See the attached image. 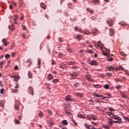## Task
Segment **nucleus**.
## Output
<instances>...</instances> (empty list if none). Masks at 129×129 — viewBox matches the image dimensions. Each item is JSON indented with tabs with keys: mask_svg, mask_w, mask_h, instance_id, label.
I'll return each mask as SVG.
<instances>
[{
	"mask_svg": "<svg viewBox=\"0 0 129 129\" xmlns=\"http://www.w3.org/2000/svg\"><path fill=\"white\" fill-rule=\"evenodd\" d=\"M55 60H52V61H51V64L52 65H55Z\"/></svg>",
	"mask_w": 129,
	"mask_h": 129,
	"instance_id": "c03bdc74",
	"label": "nucleus"
},
{
	"mask_svg": "<svg viewBox=\"0 0 129 129\" xmlns=\"http://www.w3.org/2000/svg\"><path fill=\"white\" fill-rule=\"evenodd\" d=\"M106 23L109 25V27H112L113 26V21H112L111 19L108 18L107 20H106Z\"/></svg>",
	"mask_w": 129,
	"mask_h": 129,
	"instance_id": "7ed1b4c3",
	"label": "nucleus"
},
{
	"mask_svg": "<svg viewBox=\"0 0 129 129\" xmlns=\"http://www.w3.org/2000/svg\"><path fill=\"white\" fill-rule=\"evenodd\" d=\"M58 41H59V42H64L63 38H62L61 37L58 38Z\"/></svg>",
	"mask_w": 129,
	"mask_h": 129,
	"instance_id": "e433bc0d",
	"label": "nucleus"
},
{
	"mask_svg": "<svg viewBox=\"0 0 129 129\" xmlns=\"http://www.w3.org/2000/svg\"><path fill=\"white\" fill-rule=\"evenodd\" d=\"M14 21H18V16H15V18L14 19Z\"/></svg>",
	"mask_w": 129,
	"mask_h": 129,
	"instance_id": "864d4df0",
	"label": "nucleus"
},
{
	"mask_svg": "<svg viewBox=\"0 0 129 129\" xmlns=\"http://www.w3.org/2000/svg\"><path fill=\"white\" fill-rule=\"evenodd\" d=\"M64 111L67 114H71V112L69 111V109L68 108V107L65 108Z\"/></svg>",
	"mask_w": 129,
	"mask_h": 129,
	"instance_id": "2eb2a0df",
	"label": "nucleus"
},
{
	"mask_svg": "<svg viewBox=\"0 0 129 129\" xmlns=\"http://www.w3.org/2000/svg\"><path fill=\"white\" fill-rule=\"evenodd\" d=\"M71 78H73L74 79H76V76H77V74L74 73L71 74Z\"/></svg>",
	"mask_w": 129,
	"mask_h": 129,
	"instance_id": "dca6fc26",
	"label": "nucleus"
},
{
	"mask_svg": "<svg viewBox=\"0 0 129 129\" xmlns=\"http://www.w3.org/2000/svg\"><path fill=\"white\" fill-rule=\"evenodd\" d=\"M48 80H52L53 77L52 76V74H49L47 75Z\"/></svg>",
	"mask_w": 129,
	"mask_h": 129,
	"instance_id": "f3484780",
	"label": "nucleus"
},
{
	"mask_svg": "<svg viewBox=\"0 0 129 129\" xmlns=\"http://www.w3.org/2000/svg\"><path fill=\"white\" fill-rule=\"evenodd\" d=\"M76 95L78 96V97H80V98H82L83 97V94L81 93H76Z\"/></svg>",
	"mask_w": 129,
	"mask_h": 129,
	"instance_id": "f8f14e48",
	"label": "nucleus"
},
{
	"mask_svg": "<svg viewBox=\"0 0 129 129\" xmlns=\"http://www.w3.org/2000/svg\"><path fill=\"white\" fill-rule=\"evenodd\" d=\"M10 55L9 54H6V56H5V58H6V59H9V58H10Z\"/></svg>",
	"mask_w": 129,
	"mask_h": 129,
	"instance_id": "4c0bfd02",
	"label": "nucleus"
},
{
	"mask_svg": "<svg viewBox=\"0 0 129 129\" xmlns=\"http://www.w3.org/2000/svg\"><path fill=\"white\" fill-rule=\"evenodd\" d=\"M14 107H15V108H16V109H19V106H18L17 105H15Z\"/></svg>",
	"mask_w": 129,
	"mask_h": 129,
	"instance_id": "052dcab7",
	"label": "nucleus"
},
{
	"mask_svg": "<svg viewBox=\"0 0 129 129\" xmlns=\"http://www.w3.org/2000/svg\"><path fill=\"white\" fill-rule=\"evenodd\" d=\"M93 3H99V0H93Z\"/></svg>",
	"mask_w": 129,
	"mask_h": 129,
	"instance_id": "bf43d9fd",
	"label": "nucleus"
},
{
	"mask_svg": "<svg viewBox=\"0 0 129 129\" xmlns=\"http://www.w3.org/2000/svg\"><path fill=\"white\" fill-rule=\"evenodd\" d=\"M9 29H10V30H11L12 31H14L15 30V26H9Z\"/></svg>",
	"mask_w": 129,
	"mask_h": 129,
	"instance_id": "2f4dec72",
	"label": "nucleus"
},
{
	"mask_svg": "<svg viewBox=\"0 0 129 129\" xmlns=\"http://www.w3.org/2000/svg\"><path fill=\"white\" fill-rule=\"evenodd\" d=\"M107 69L108 71H113H113H114V70H115V69H114V68H113V67H108L107 68Z\"/></svg>",
	"mask_w": 129,
	"mask_h": 129,
	"instance_id": "4468645a",
	"label": "nucleus"
},
{
	"mask_svg": "<svg viewBox=\"0 0 129 129\" xmlns=\"http://www.w3.org/2000/svg\"><path fill=\"white\" fill-rule=\"evenodd\" d=\"M103 127H104V128H105V129H109V126H107L106 125H104Z\"/></svg>",
	"mask_w": 129,
	"mask_h": 129,
	"instance_id": "ea45409f",
	"label": "nucleus"
},
{
	"mask_svg": "<svg viewBox=\"0 0 129 129\" xmlns=\"http://www.w3.org/2000/svg\"><path fill=\"white\" fill-rule=\"evenodd\" d=\"M39 116H40V117L43 116V113H42V112L39 113Z\"/></svg>",
	"mask_w": 129,
	"mask_h": 129,
	"instance_id": "3c124183",
	"label": "nucleus"
},
{
	"mask_svg": "<svg viewBox=\"0 0 129 129\" xmlns=\"http://www.w3.org/2000/svg\"><path fill=\"white\" fill-rule=\"evenodd\" d=\"M78 117H80V118H85V117H84V116H83L82 114L79 113L77 115Z\"/></svg>",
	"mask_w": 129,
	"mask_h": 129,
	"instance_id": "4be33fe9",
	"label": "nucleus"
},
{
	"mask_svg": "<svg viewBox=\"0 0 129 129\" xmlns=\"http://www.w3.org/2000/svg\"><path fill=\"white\" fill-rule=\"evenodd\" d=\"M74 29L75 31H78V30H79V28L77 26L74 27Z\"/></svg>",
	"mask_w": 129,
	"mask_h": 129,
	"instance_id": "49530a36",
	"label": "nucleus"
},
{
	"mask_svg": "<svg viewBox=\"0 0 129 129\" xmlns=\"http://www.w3.org/2000/svg\"><path fill=\"white\" fill-rule=\"evenodd\" d=\"M13 77H14V78H15L14 80V81H17H17H19V77L16 76H13Z\"/></svg>",
	"mask_w": 129,
	"mask_h": 129,
	"instance_id": "5701e85b",
	"label": "nucleus"
},
{
	"mask_svg": "<svg viewBox=\"0 0 129 129\" xmlns=\"http://www.w3.org/2000/svg\"><path fill=\"white\" fill-rule=\"evenodd\" d=\"M91 126L92 127V125H89V126L87 128H88V129H91V128H92V127H91Z\"/></svg>",
	"mask_w": 129,
	"mask_h": 129,
	"instance_id": "5fc2aeb1",
	"label": "nucleus"
},
{
	"mask_svg": "<svg viewBox=\"0 0 129 129\" xmlns=\"http://www.w3.org/2000/svg\"><path fill=\"white\" fill-rule=\"evenodd\" d=\"M46 86H51V84L50 83H45Z\"/></svg>",
	"mask_w": 129,
	"mask_h": 129,
	"instance_id": "603ef678",
	"label": "nucleus"
},
{
	"mask_svg": "<svg viewBox=\"0 0 129 129\" xmlns=\"http://www.w3.org/2000/svg\"><path fill=\"white\" fill-rule=\"evenodd\" d=\"M109 111H115L114 109L111 108H109Z\"/></svg>",
	"mask_w": 129,
	"mask_h": 129,
	"instance_id": "79ce46f5",
	"label": "nucleus"
},
{
	"mask_svg": "<svg viewBox=\"0 0 129 129\" xmlns=\"http://www.w3.org/2000/svg\"><path fill=\"white\" fill-rule=\"evenodd\" d=\"M48 113H49V114H52V111H51V110H48Z\"/></svg>",
	"mask_w": 129,
	"mask_h": 129,
	"instance_id": "e2e57ef3",
	"label": "nucleus"
},
{
	"mask_svg": "<svg viewBox=\"0 0 129 129\" xmlns=\"http://www.w3.org/2000/svg\"><path fill=\"white\" fill-rule=\"evenodd\" d=\"M22 37H23V39H25V38H26V34H23L22 35Z\"/></svg>",
	"mask_w": 129,
	"mask_h": 129,
	"instance_id": "0e129e2a",
	"label": "nucleus"
},
{
	"mask_svg": "<svg viewBox=\"0 0 129 129\" xmlns=\"http://www.w3.org/2000/svg\"><path fill=\"white\" fill-rule=\"evenodd\" d=\"M67 51L69 52V53H72V50H71L70 48H68Z\"/></svg>",
	"mask_w": 129,
	"mask_h": 129,
	"instance_id": "a19ab883",
	"label": "nucleus"
},
{
	"mask_svg": "<svg viewBox=\"0 0 129 129\" xmlns=\"http://www.w3.org/2000/svg\"><path fill=\"white\" fill-rule=\"evenodd\" d=\"M28 92L31 95H34V88L32 87H28Z\"/></svg>",
	"mask_w": 129,
	"mask_h": 129,
	"instance_id": "20e7f679",
	"label": "nucleus"
},
{
	"mask_svg": "<svg viewBox=\"0 0 129 129\" xmlns=\"http://www.w3.org/2000/svg\"><path fill=\"white\" fill-rule=\"evenodd\" d=\"M5 64V60L3 61L1 63L0 65H4Z\"/></svg>",
	"mask_w": 129,
	"mask_h": 129,
	"instance_id": "680f3d73",
	"label": "nucleus"
},
{
	"mask_svg": "<svg viewBox=\"0 0 129 129\" xmlns=\"http://www.w3.org/2000/svg\"><path fill=\"white\" fill-rule=\"evenodd\" d=\"M86 78L87 79V80H88V81H90L91 82H93V81H94L93 79L90 77V75H86Z\"/></svg>",
	"mask_w": 129,
	"mask_h": 129,
	"instance_id": "423d86ee",
	"label": "nucleus"
},
{
	"mask_svg": "<svg viewBox=\"0 0 129 129\" xmlns=\"http://www.w3.org/2000/svg\"><path fill=\"white\" fill-rule=\"evenodd\" d=\"M20 20H24V15H22L21 17L20 18Z\"/></svg>",
	"mask_w": 129,
	"mask_h": 129,
	"instance_id": "69168bd1",
	"label": "nucleus"
},
{
	"mask_svg": "<svg viewBox=\"0 0 129 129\" xmlns=\"http://www.w3.org/2000/svg\"><path fill=\"white\" fill-rule=\"evenodd\" d=\"M0 92L1 94H4V92H5V89H1L0 90Z\"/></svg>",
	"mask_w": 129,
	"mask_h": 129,
	"instance_id": "c9c22d12",
	"label": "nucleus"
},
{
	"mask_svg": "<svg viewBox=\"0 0 129 129\" xmlns=\"http://www.w3.org/2000/svg\"><path fill=\"white\" fill-rule=\"evenodd\" d=\"M15 70H18V69H19V67L18 66H16L15 67Z\"/></svg>",
	"mask_w": 129,
	"mask_h": 129,
	"instance_id": "13d9d810",
	"label": "nucleus"
},
{
	"mask_svg": "<svg viewBox=\"0 0 129 129\" xmlns=\"http://www.w3.org/2000/svg\"><path fill=\"white\" fill-rule=\"evenodd\" d=\"M83 33L84 35H89V34H90V32L88 31L87 30H85Z\"/></svg>",
	"mask_w": 129,
	"mask_h": 129,
	"instance_id": "412c9836",
	"label": "nucleus"
},
{
	"mask_svg": "<svg viewBox=\"0 0 129 129\" xmlns=\"http://www.w3.org/2000/svg\"><path fill=\"white\" fill-rule=\"evenodd\" d=\"M86 118L89 120H91V119H92L93 120H96V119H97L96 116L94 114H91L90 116H87Z\"/></svg>",
	"mask_w": 129,
	"mask_h": 129,
	"instance_id": "f03ea898",
	"label": "nucleus"
},
{
	"mask_svg": "<svg viewBox=\"0 0 129 129\" xmlns=\"http://www.w3.org/2000/svg\"><path fill=\"white\" fill-rule=\"evenodd\" d=\"M104 88L105 89H108L109 88V85L108 84H106L104 86Z\"/></svg>",
	"mask_w": 129,
	"mask_h": 129,
	"instance_id": "473e14b6",
	"label": "nucleus"
},
{
	"mask_svg": "<svg viewBox=\"0 0 129 129\" xmlns=\"http://www.w3.org/2000/svg\"><path fill=\"white\" fill-rule=\"evenodd\" d=\"M61 123H63L64 125H67V124H68V122H67V120H63Z\"/></svg>",
	"mask_w": 129,
	"mask_h": 129,
	"instance_id": "b1692460",
	"label": "nucleus"
},
{
	"mask_svg": "<svg viewBox=\"0 0 129 129\" xmlns=\"http://www.w3.org/2000/svg\"><path fill=\"white\" fill-rule=\"evenodd\" d=\"M106 114L111 118L116 119L117 121H113L115 123H121V118L117 115H115L112 112H106Z\"/></svg>",
	"mask_w": 129,
	"mask_h": 129,
	"instance_id": "f257e3e1",
	"label": "nucleus"
},
{
	"mask_svg": "<svg viewBox=\"0 0 129 129\" xmlns=\"http://www.w3.org/2000/svg\"><path fill=\"white\" fill-rule=\"evenodd\" d=\"M67 63L68 64V65H75V64H76V62L74 61H68L67 62Z\"/></svg>",
	"mask_w": 129,
	"mask_h": 129,
	"instance_id": "6e6552de",
	"label": "nucleus"
},
{
	"mask_svg": "<svg viewBox=\"0 0 129 129\" xmlns=\"http://www.w3.org/2000/svg\"><path fill=\"white\" fill-rule=\"evenodd\" d=\"M105 98H109L108 97H104L103 98H101L100 99H104Z\"/></svg>",
	"mask_w": 129,
	"mask_h": 129,
	"instance_id": "774afa93",
	"label": "nucleus"
},
{
	"mask_svg": "<svg viewBox=\"0 0 129 129\" xmlns=\"http://www.w3.org/2000/svg\"><path fill=\"white\" fill-rule=\"evenodd\" d=\"M104 56H108V53L107 52H104L103 53Z\"/></svg>",
	"mask_w": 129,
	"mask_h": 129,
	"instance_id": "09e8293b",
	"label": "nucleus"
},
{
	"mask_svg": "<svg viewBox=\"0 0 129 129\" xmlns=\"http://www.w3.org/2000/svg\"><path fill=\"white\" fill-rule=\"evenodd\" d=\"M87 53H89L90 54H93V53H94V52H93V51H92V50L90 49H88L87 50Z\"/></svg>",
	"mask_w": 129,
	"mask_h": 129,
	"instance_id": "cd10ccee",
	"label": "nucleus"
},
{
	"mask_svg": "<svg viewBox=\"0 0 129 129\" xmlns=\"http://www.w3.org/2000/svg\"><path fill=\"white\" fill-rule=\"evenodd\" d=\"M89 126V125L88 124V123L85 124V127H86V128H88Z\"/></svg>",
	"mask_w": 129,
	"mask_h": 129,
	"instance_id": "8fccbe9b",
	"label": "nucleus"
},
{
	"mask_svg": "<svg viewBox=\"0 0 129 129\" xmlns=\"http://www.w3.org/2000/svg\"><path fill=\"white\" fill-rule=\"evenodd\" d=\"M93 95H95V96L96 97H103V96H101V95H100L99 94H93Z\"/></svg>",
	"mask_w": 129,
	"mask_h": 129,
	"instance_id": "f704fd0d",
	"label": "nucleus"
},
{
	"mask_svg": "<svg viewBox=\"0 0 129 129\" xmlns=\"http://www.w3.org/2000/svg\"><path fill=\"white\" fill-rule=\"evenodd\" d=\"M91 65H97L98 63L97 61L95 60H92L91 63H90Z\"/></svg>",
	"mask_w": 129,
	"mask_h": 129,
	"instance_id": "a211bd4d",
	"label": "nucleus"
},
{
	"mask_svg": "<svg viewBox=\"0 0 129 129\" xmlns=\"http://www.w3.org/2000/svg\"><path fill=\"white\" fill-rule=\"evenodd\" d=\"M115 87H116V88L118 90V89H119V88H120L121 87L119 86H116Z\"/></svg>",
	"mask_w": 129,
	"mask_h": 129,
	"instance_id": "338daca9",
	"label": "nucleus"
},
{
	"mask_svg": "<svg viewBox=\"0 0 129 129\" xmlns=\"http://www.w3.org/2000/svg\"><path fill=\"white\" fill-rule=\"evenodd\" d=\"M87 12H89V13H90V14H93V13H94V11L89 8H87Z\"/></svg>",
	"mask_w": 129,
	"mask_h": 129,
	"instance_id": "aec40b11",
	"label": "nucleus"
},
{
	"mask_svg": "<svg viewBox=\"0 0 129 129\" xmlns=\"http://www.w3.org/2000/svg\"><path fill=\"white\" fill-rule=\"evenodd\" d=\"M14 121H15V123H17V124H20V123H21V121H20L18 119H15Z\"/></svg>",
	"mask_w": 129,
	"mask_h": 129,
	"instance_id": "c756f323",
	"label": "nucleus"
},
{
	"mask_svg": "<svg viewBox=\"0 0 129 129\" xmlns=\"http://www.w3.org/2000/svg\"><path fill=\"white\" fill-rule=\"evenodd\" d=\"M16 54H17V52H12L11 54L12 57H15L16 56Z\"/></svg>",
	"mask_w": 129,
	"mask_h": 129,
	"instance_id": "58836bf2",
	"label": "nucleus"
},
{
	"mask_svg": "<svg viewBox=\"0 0 129 129\" xmlns=\"http://www.w3.org/2000/svg\"><path fill=\"white\" fill-rule=\"evenodd\" d=\"M66 100L67 101H73V100H74L73 99L70 97V96L69 95H68L66 97Z\"/></svg>",
	"mask_w": 129,
	"mask_h": 129,
	"instance_id": "1a4fd4ad",
	"label": "nucleus"
},
{
	"mask_svg": "<svg viewBox=\"0 0 129 129\" xmlns=\"http://www.w3.org/2000/svg\"><path fill=\"white\" fill-rule=\"evenodd\" d=\"M38 68L40 69L41 68V59L40 58L38 59Z\"/></svg>",
	"mask_w": 129,
	"mask_h": 129,
	"instance_id": "6ab92c4d",
	"label": "nucleus"
},
{
	"mask_svg": "<svg viewBox=\"0 0 129 129\" xmlns=\"http://www.w3.org/2000/svg\"><path fill=\"white\" fill-rule=\"evenodd\" d=\"M98 46L99 48H102V43L100 41H98Z\"/></svg>",
	"mask_w": 129,
	"mask_h": 129,
	"instance_id": "bb28decb",
	"label": "nucleus"
},
{
	"mask_svg": "<svg viewBox=\"0 0 129 129\" xmlns=\"http://www.w3.org/2000/svg\"><path fill=\"white\" fill-rule=\"evenodd\" d=\"M108 124L109 126H112V125L113 124V120L109 119V120L108 122Z\"/></svg>",
	"mask_w": 129,
	"mask_h": 129,
	"instance_id": "9b49d317",
	"label": "nucleus"
},
{
	"mask_svg": "<svg viewBox=\"0 0 129 129\" xmlns=\"http://www.w3.org/2000/svg\"><path fill=\"white\" fill-rule=\"evenodd\" d=\"M16 86H15V88H19V86H20V85H19V84L16 83Z\"/></svg>",
	"mask_w": 129,
	"mask_h": 129,
	"instance_id": "a18cd8bd",
	"label": "nucleus"
},
{
	"mask_svg": "<svg viewBox=\"0 0 129 129\" xmlns=\"http://www.w3.org/2000/svg\"><path fill=\"white\" fill-rule=\"evenodd\" d=\"M77 41H81L82 39H83V36L82 35L78 34V35L76 36V37Z\"/></svg>",
	"mask_w": 129,
	"mask_h": 129,
	"instance_id": "0eeeda50",
	"label": "nucleus"
},
{
	"mask_svg": "<svg viewBox=\"0 0 129 129\" xmlns=\"http://www.w3.org/2000/svg\"><path fill=\"white\" fill-rule=\"evenodd\" d=\"M23 29H24V30H27V27H26V26H25V25H23Z\"/></svg>",
	"mask_w": 129,
	"mask_h": 129,
	"instance_id": "6e6d98bb",
	"label": "nucleus"
},
{
	"mask_svg": "<svg viewBox=\"0 0 129 129\" xmlns=\"http://www.w3.org/2000/svg\"><path fill=\"white\" fill-rule=\"evenodd\" d=\"M119 24V25H121V26H126V24H125V22H121Z\"/></svg>",
	"mask_w": 129,
	"mask_h": 129,
	"instance_id": "7c9ffc66",
	"label": "nucleus"
},
{
	"mask_svg": "<svg viewBox=\"0 0 129 129\" xmlns=\"http://www.w3.org/2000/svg\"><path fill=\"white\" fill-rule=\"evenodd\" d=\"M52 82H53V83L56 84L58 83V82H59V80H58L57 79H54V80H53L52 81Z\"/></svg>",
	"mask_w": 129,
	"mask_h": 129,
	"instance_id": "c85d7f7f",
	"label": "nucleus"
},
{
	"mask_svg": "<svg viewBox=\"0 0 129 129\" xmlns=\"http://www.w3.org/2000/svg\"><path fill=\"white\" fill-rule=\"evenodd\" d=\"M31 59H28L26 61H25V63H29V62H30Z\"/></svg>",
	"mask_w": 129,
	"mask_h": 129,
	"instance_id": "4d7b16f0",
	"label": "nucleus"
},
{
	"mask_svg": "<svg viewBox=\"0 0 129 129\" xmlns=\"http://www.w3.org/2000/svg\"><path fill=\"white\" fill-rule=\"evenodd\" d=\"M28 75L29 78H33V74L30 72H28Z\"/></svg>",
	"mask_w": 129,
	"mask_h": 129,
	"instance_id": "393cba45",
	"label": "nucleus"
},
{
	"mask_svg": "<svg viewBox=\"0 0 129 129\" xmlns=\"http://www.w3.org/2000/svg\"><path fill=\"white\" fill-rule=\"evenodd\" d=\"M107 61H108L109 62H111L113 61V58L111 57H109L108 58H107Z\"/></svg>",
	"mask_w": 129,
	"mask_h": 129,
	"instance_id": "a878e982",
	"label": "nucleus"
},
{
	"mask_svg": "<svg viewBox=\"0 0 129 129\" xmlns=\"http://www.w3.org/2000/svg\"><path fill=\"white\" fill-rule=\"evenodd\" d=\"M109 31L110 36H113V35H114V29H113V28H110Z\"/></svg>",
	"mask_w": 129,
	"mask_h": 129,
	"instance_id": "9d476101",
	"label": "nucleus"
},
{
	"mask_svg": "<svg viewBox=\"0 0 129 129\" xmlns=\"http://www.w3.org/2000/svg\"><path fill=\"white\" fill-rule=\"evenodd\" d=\"M91 20H93L94 21H96V18H95V17H91Z\"/></svg>",
	"mask_w": 129,
	"mask_h": 129,
	"instance_id": "de8ad7c7",
	"label": "nucleus"
},
{
	"mask_svg": "<svg viewBox=\"0 0 129 129\" xmlns=\"http://www.w3.org/2000/svg\"><path fill=\"white\" fill-rule=\"evenodd\" d=\"M111 75H112V74H111V73H107V76H111Z\"/></svg>",
	"mask_w": 129,
	"mask_h": 129,
	"instance_id": "37998d69",
	"label": "nucleus"
},
{
	"mask_svg": "<svg viewBox=\"0 0 129 129\" xmlns=\"http://www.w3.org/2000/svg\"><path fill=\"white\" fill-rule=\"evenodd\" d=\"M7 41H8V39L7 38H3L2 40V43L4 44V46H5L6 47L10 44V43L7 42Z\"/></svg>",
	"mask_w": 129,
	"mask_h": 129,
	"instance_id": "39448f33",
	"label": "nucleus"
},
{
	"mask_svg": "<svg viewBox=\"0 0 129 129\" xmlns=\"http://www.w3.org/2000/svg\"><path fill=\"white\" fill-rule=\"evenodd\" d=\"M118 70H122V71H124V68L121 66L119 67Z\"/></svg>",
	"mask_w": 129,
	"mask_h": 129,
	"instance_id": "72a5a7b5",
	"label": "nucleus"
},
{
	"mask_svg": "<svg viewBox=\"0 0 129 129\" xmlns=\"http://www.w3.org/2000/svg\"><path fill=\"white\" fill-rule=\"evenodd\" d=\"M40 7L43 9V10H46V5L43 3H40Z\"/></svg>",
	"mask_w": 129,
	"mask_h": 129,
	"instance_id": "ddd939ff",
	"label": "nucleus"
}]
</instances>
